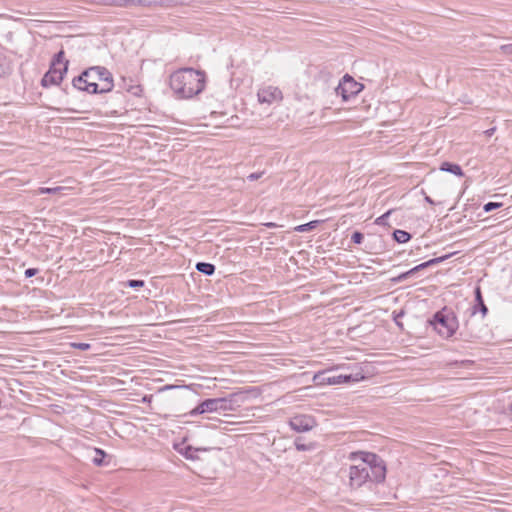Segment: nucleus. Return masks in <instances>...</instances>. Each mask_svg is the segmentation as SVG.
Returning <instances> with one entry per match:
<instances>
[{
    "label": "nucleus",
    "instance_id": "1",
    "mask_svg": "<svg viewBox=\"0 0 512 512\" xmlns=\"http://www.w3.org/2000/svg\"><path fill=\"white\" fill-rule=\"evenodd\" d=\"M360 457L361 462L349 468V484L352 488H360L368 481L381 483L386 478V465L383 459L371 452H353L350 459Z\"/></svg>",
    "mask_w": 512,
    "mask_h": 512
},
{
    "label": "nucleus",
    "instance_id": "7",
    "mask_svg": "<svg viewBox=\"0 0 512 512\" xmlns=\"http://www.w3.org/2000/svg\"><path fill=\"white\" fill-rule=\"evenodd\" d=\"M69 62L66 60L63 67H57L55 64H51L49 70L44 74L41 85L43 87H49L51 85H59L63 80L64 74L68 70Z\"/></svg>",
    "mask_w": 512,
    "mask_h": 512
},
{
    "label": "nucleus",
    "instance_id": "34",
    "mask_svg": "<svg viewBox=\"0 0 512 512\" xmlns=\"http://www.w3.org/2000/svg\"><path fill=\"white\" fill-rule=\"evenodd\" d=\"M295 446H296L297 450H299V451H305L307 449L304 444H301L298 441L295 442Z\"/></svg>",
    "mask_w": 512,
    "mask_h": 512
},
{
    "label": "nucleus",
    "instance_id": "9",
    "mask_svg": "<svg viewBox=\"0 0 512 512\" xmlns=\"http://www.w3.org/2000/svg\"><path fill=\"white\" fill-rule=\"evenodd\" d=\"M258 101L260 103L272 104L281 101L283 96L279 88L275 86H265L258 90Z\"/></svg>",
    "mask_w": 512,
    "mask_h": 512
},
{
    "label": "nucleus",
    "instance_id": "16",
    "mask_svg": "<svg viewBox=\"0 0 512 512\" xmlns=\"http://www.w3.org/2000/svg\"><path fill=\"white\" fill-rule=\"evenodd\" d=\"M441 171L450 172L457 176H462L463 171L462 168L458 164L450 163V162H443L440 166Z\"/></svg>",
    "mask_w": 512,
    "mask_h": 512
},
{
    "label": "nucleus",
    "instance_id": "18",
    "mask_svg": "<svg viewBox=\"0 0 512 512\" xmlns=\"http://www.w3.org/2000/svg\"><path fill=\"white\" fill-rule=\"evenodd\" d=\"M196 270L200 273L210 276V275L214 274L215 266L213 264L207 263V262H198L196 264Z\"/></svg>",
    "mask_w": 512,
    "mask_h": 512
},
{
    "label": "nucleus",
    "instance_id": "37",
    "mask_svg": "<svg viewBox=\"0 0 512 512\" xmlns=\"http://www.w3.org/2000/svg\"><path fill=\"white\" fill-rule=\"evenodd\" d=\"M425 200H426L428 203L433 204V201H432V199H431L430 197L426 196V197H425Z\"/></svg>",
    "mask_w": 512,
    "mask_h": 512
},
{
    "label": "nucleus",
    "instance_id": "31",
    "mask_svg": "<svg viewBox=\"0 0 512 512\" xmlns=\"http://www.w3.org/2000/svg\"><path fill=\"white\" fill-rule=\"evenodd\" d=\"M405 280H407V274H403V273H401L400 275H398L396 277L391 278V281L393 283H400Z\"/></svg>",
    "mask_w": 512,
    "mask_h": 512
},
{
    "label": "nucleus",
    "instance_id": "23",
    "mask_svg": "<svg viewBox=\"0 0 512 512\" xmlns=\"http://www.w3.org/2000/svg\"><path fill=\"white\" fill-rule=\"evenodd\" d=\"M392 213V210H389L387 211L386 213H384L383 215H381L380 217H378L376 220H375V223L377 225H387L388 224V217L389 215Z\"/></svg>",
    "mask_w": 512,
    "mask_h": 512
},
{
    "label": "nucleus",
    "instance_id": "27",
    "mask_svg": "<svg viewBox=\"0 0 512 512\" xmlns=\"http://www.w3.org/2000/svg\"><path fill=\"white\" fill-rule=\"evenodd\" d=\"M201 449H193L192 447H187L185 450V457L188 459H195L196 456L194 455L195 452L200 451Z\"/></svg>",
    "mask_w": 512,
    "mask_h": 512
},
{
    "label": "nucleus",
    "instance_id": "25",
    "mask_svg": "<svg viewBox=\"0 0 512 512\" xmlns=\"http://www.w3.org/2000/svg\"><path fill=\"white\" fill-rule=\"evenodd\" d=\"M363 234L359 231H355L351 236V241L355 244H361L363 241Z\"/></svg>",
    "mask_w": 512,
    "mask_h": 512
},
{
    "label": "nucleus",
    "instance_id": "5",
    "mask_svg": "<svg viewBox=\"0 0 512 512\" xmlns=\"http://www.w3.org/2000/svg\"><path fill=\"white\" fill-rule=\"evenodd\" d=\"M231 409V403L226 398H209L200 402L189 412L190 416H197L204 413L227 411Z\"/></svg>",
    "mask_w": 512,
    "mask_h": 512
},
{
    "label": "nucleus",
    "instance_id": "4",
    "mask_svg": "<svg viewBox=\"0 0 512 512\" xmlns=\"http://www.w3.org/2000/svg\"><path fill=\"white\" fill-rule=\"evenodd\" d=\"M430 324L433 326L434 330L444 338L451 337L457 328L455 316L452 313H447L445 309L436 312L433 319L430 320Z\"/></svg>",
    "mask_w": 512,
    "mask_h": 512
},
{
    "label": "nucleus",
    "instance_id": "17",
    "mask_svg": "<svg viewBox=\"0 0 512 512\" xmlns=\"http://www.w3.org/2000/svg\"><path fill=\"white\" fill-rule=\"evenodd\" d=\"M11 72L12 66L10 60L4 55H0V78L9 75Z\"/></svg>",
    "mask_w": 512,
    "mask_h": 512
},
{
    "label": "nucleus",
    "instance_id": "32",
    "mask_svg": "<svg viewBox=\"0 0 512 512\" xmlns=\"http://www.w3.org/2000/svg\"><path fill=\"white\" fill-rule=\"evenodd\" d=\"M73 347L80 349L82 351H86V350L90 349V344L89 343H74Z\"/></svg>",
    "mask_w": 512,
    "mask_h": 512
},
{
    "label": "nucleus",
    "instance_id": "6",
    "mask_svg": "<svg viewBox=\"0 0 512 512\" xmlns=\"http://www.w3.org/2000/svg\"><path fill=\"white\" fill-rule=\"evenodd\" d=\"M362 89V84L356 82L351 76L345 75L335 91L344 101H348L351 97L360 93Z\"/></svg>",
    "mask_w": 512,
    "mask_h": 512
},
{
    "label": "nucleus",
    "instance_id": "14",
    "mask_svg": "<svg viewBox=\"0 0 512 512\" xmlns=\"http://www.w3.org/2000/svg\"><path fill=\"white\" fill-rule=\"evenodd\" d=\"M474 293H475V305L473 307V313H476L479 310L482 314V317H485L487 315L488 308L484 303L482 293H481V288L479 286H477L475 288Z\"/></svg>",
    "mask_w": 512,
    "mask_h": 512
},
{
    "label": "nucleus",
    "instance_id": "15",
    "mask_svg": "<svg viewBox=\"0 0 512 512\" xmlns=\"http://www.w3.org/2000/svg\"><path fill=\"white\" fill-rule=\"evenodd\" d=\"M69 190L68 187H64V186H56V187H52V188H48V187H40L37 191H36V194L37 195H42V194H54V195H59V196H62V195H65V191Z\"/></svg>",
    "mask_w": 512,
    "mask_h": 512
},
{
    "label": "nucleus",
    "instance_id": "21",
    "mask_svg": "<svg viewBox=\"0 0 512 512\" xmlns=\"http://www.w3.org/2000/svg\"><path fill=\"white\" fill-rule=\"evenodd\" d=\"M64 55H65V52L63 50H60L54 56L51 64H55V66H57V67H63L64 63L66 62V61H64Z\"/></svg>",
    "mask_w": 512,
    "mask_h": 512
},
{
    "label": "nucleus",
    "instance_id": "28",
    "mask_svg": "<svg viewBox=\"0 0 512 512\" xmlns=\"http://www.w3.org/2000/svg\"><path fill=\"white\" fill-rule=\"evenodd\" d=\"M499 49L505 55H512V44L501 45Z\"/></svg>",
    "mask_w": 512,
    "mask_h": 512
},
{
    "label": "nucleus",
    "instance_id": "38",
    "mask_svg": "<svg viewBox=\"0 0 512 512\" xmlns=\"http://www.w3.org/2000/svg\"><path fill=\"white\" fill-rule=\"evenodd\" d=\"M172 388H174V386L167 385V386L164 387V389H172Z\"/></svg>",
    "mask_w": 512,
    "mask_h": 512
},
{
    "label": "nucleus",
    "instance_id": "29",
    "mask_svg": "<svg viewBox=\"0 0 512 512\" xmlns=\"http://www.w3.org/2000/svg\"><path fill=\"white\" fill-rule=\"evenodd\" d=\"M89 2L98 4V5H106V6H113V3H114L113 0H89Z\"/></svg>",
    "mask_w": 512,
    "mask_h": 512
},
{
    "label": "nucleus",
    "instance_id": "22",
    "mask_svg": "<svg viewBox=\"0 0 512 512\" xmlns=\"http://www.w3.org/2000/svg\"><path fill=\"white\" fill-rule=\"evenodd\" d=\"M317 223H318L317 221H311L309 223L297 226L295 228V230L298 231V232L310 231V230H312V229H314L316 227Z\"/></svg>",
    "mask_w": 512,
    "mask_h": 512
},
{
    "label": "nucleus",
    "instance_id": "35",
    "mask_svg": "<svg viewBox=\"0 0 512 512\" xmlns=\"http://www.w3.org/2000/svg\"><path fill=\"white\" fill-rule=\"evenodd\" d=\"M495 131H496V127H492V128H490V129L486 130L484 133H485L488 137H490V136H492V135L495 133Z\"/></svg>",
    "mask_w": 512,
    "mask_h": 512
},
{
    "label": "nucleus",
    "instance_id": "3",
    "mask_svg": "<svg viewBox=\"0 0 512 512\" xmlns=\"http://www.w3.org/2000/svg\"><path fill=\"white\" fill-rule=\"evenodd\" d=\"M74 88L89 94H103L112 91L114 87L112 73L103 66H93L85 69L72 81Z\"/></svg>",
    "mask_w": 512,
    "mask_h": 512
},
{
    "label": "nucleus",
    "instance_id": "26",
    "mask_svg": "<svg viewBox=\"0 0 512 512\" xmlns=\"http://www.w3.org/2000/svg\"><path fill=\"white\" fill-rule=\"evenodd\" d=\"M126 285L131 288H140V287L144 286V281L132 279V280H128Z\"/></svg>",
    "mask_w": 512,
    "mask_h": 512
},
{
    "label": "nucleus",
    "instance_id": "12",
    "mask_svg": "<svg viewBox=\"0 0 512 512\" xmlns=\"http://www.w3.org/2000/svg\"><path fill=\"white\" fill-rule=\"evenodd\" d=\"M185 4L184 0H148V8H175Z\"/></svg>",
    "mask_w": 512,
    "mask_h": 512
},
{
    "label": "nucleus",
    "instance_id": "13",
    "mask_svg": "<svg viewBox=\"0 0 512 512\" xmlns=\"http://www.w3.org/2000/svg\"><path fill=\"white\" fill-rule=\"evenodd\" d=\"M113 7L118 8H134L144 7L148 8V0H113Z\"/></svg>",
    "mask_w": 512,
    "mask_h": 512
},
{
    "label": "nucleus",
    "instance_id": "19",
    "mask_svg": "<svg viewBox=\"0 0 512 512\" xmlns=\"http://www.w3.org/2000/svg\"><path fill=\"white\" fill-rule=\"evenodd\" d=\"M393 238L398 243H406L411 239V234L404 230H395L393 232Z\"/></svg>",
    "mask_w": 512,
    "mask_h": 512
},
{
    "label": "nucleus",
    "instance_id": "36",
    "mask_svg": "<svg viewBox=\"0 0 512 512\" xmlns=\"http://www.w3.org/2000/svg\"><path fill=\"white\" fill-rule=\"evenodd\" d=\"M265 225H266L267 227H269V228H274V227H276V226H277V225H276L275 223H273V222L266 223Z\"/></svg>",
    "mask_w": 512,
    "mask_h": 512
},
{
    "label": "nucleus",
    "instance_id": "10",
    "mask_svg": "<svg viewBox=\"0 0 512 512\" xmlns=\"http://www.w3.org/2000/svg\"><path fill=\"white\" fill-rule=\"evenodd\" d=\"M289 425L296 432H306L314 428L316 422L308 415H297L290 419Z\"/></svg>",
    "mask_w": 512,
    "mask_h": 512
},
{
    "label": "nucleus",
    "instance_id": "30",
    "mask_svg": "<svg viewBox=\"0 0 512 512\" xmlns=\"http://www.w3.org/2000/svg\"><path fill=\"white\" fill-rule=\"evenodd\" d=\"M38 271L39 270L37 268H28L25 270L24 274L26 278H31L35 276L38 273Z\"/></svg>",
    "mask_w": 512,
    "mask_h": 512
},
{
    "label": "nucleus",
    "instance_id": "24",
    "mask_svg": "<svg viewBox=\"0 0 512 512\" xmlns=\"http://www.w3.org/2000/svg\"><path fill=\"white\" fill-rule=\"evenodd\" d=\"M502 204L501 203H497V202H488L484 205L483 209L485 212H490V211H493L499 207H501Z\"/></svg>",
    "mask_w": 512,
    "mask_h": 512
},
{
    "label": "nucleus",
    "instance_id": "8",
    "mask_svg": "<svg viewBox=\"0 0 512 512\" xmlns=\"http://www.w3.org/2000/svg\"><path fill=\"white\" fill-rule=\"evenodd\" d=\"M314 380L317 384L336 385L355 381L356 379H353L350 374L330 375L328 372H322L316 374Z\"/></svg>",
    "mask_w": 512,
    "mask_h": 512
},
{
    "label": "nucleus",
    "instance_id": "2",
    "mask_svg": "<svg viewBox=\"0 0 512 512\" xmlns=\"http://www.w3.org/2000/svg\"><path fill=\"white\" fill-rule=\"evenodd\" d=\"M205 83V72L193 68H181L170 75V87L178 98L189 99L200 94Z\"/></svg>",
    "mask_w": 512,
    "mask_h": 512
},
{
    "label": "nucleus",
    "instance_id": "11",
    "mask_svg": "<svg viewBox=\"0 0 512 512\" xmlns=\"http://www.w3.org/2000/svg\"><path fill=\"white\" fill-rule=\"evenodd\" d=\"M449 257H450V255L447 254V255H444L441 257L430 259L426 262H423V263L415 266L414 268L410 269L409 271L404 272L403 274H407V279H409L410 277L414 276L417 272H419L425 268H428L430 266L439 264V263L445 261L446 259H448Z\"/></svg>",
    "mask_w": 512,
    "mask_h": 512
},
{
    "label": "nucleus",
    "instance_id": "33",
    "mask_svg": "<svg viewBox=\"0 0 512 512\" xmlns=\"http://www.w3.org/2000/svg\"><path fill=\"white\" fill-rule=\"evenodd\" d=\"M263 172H259V173H251L247 176V179L249 181H255V180H258L261 176H262Z\"/></svg>",
    "mask_w": 512,
    "mask_h": 512
},
{
    "label": "nucleus",
    "instance_id": "20",
    "mask_svg": "<svg viewBox=\"0 0 512 512\" xmlns=\"http://www.w3.org/2000/svg\"><path fill=\"white\" fill-rule=\"evenodd\" d=\"M94 453H95V456L92 458V462L96 466H103L105 464L104 459L106 457V453L102 449H99V448H95Z\"/></svg>",
    "mask_w": 512,
    "mask_h": 512
}]
</instances>
